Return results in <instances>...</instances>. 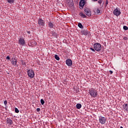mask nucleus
Listing matches in <instances>:
<instances>
[{
    "instance_id": "obj_8",
    "label": "nucleus",
    "mask_w": 128,
    "mask_h": 128,
    "mask_svg": "<svg viewBox=\"0 0 128 128\" xmlns=\"http://www.w3.org/2000/svg\"><path fill=\"white\" fill-rule=\"evenodd\" d=\"M66 64H67L68 66H72V60L70 58L67 59L66 61Z\"/></svg>"
},
{
    "instance_id": "obj_24",
    "label": "nucleus",
    "mask_w": 128,
    "mask_h": 128,
    "mask_svg": "<svg viewBox=\"0 0 128 128\" xmlns=\"http://www.w3.org/2000/svg\"><path fill=\"white\" fill-rule=\"evenodd\" d=\"M40 102H41L42 104H44V100L43 99H41Z\"/></svg>"
},
{
    "instance_id": "obj_28",
    "label": "nucleus",
    "mask_w": 128,
    "mask_h": 128,
    "mask_svg": "<svg viewBox=\"0 0 128 128\" xmlns=\"http://www.w3.org/2000/svg\"><path fill=\"white\" fill-rule=\"evenodd\" d=\"M4 104L5 106H6V104H8V101L7 100L4 101Z\"/></svg>"
},
{
    "instance_id": "obj_13",
    "label": "nucleus",
    "mask_w": 128,
    "mask_h": 128,
    "mask_svg": "<svg viewBox=\"0 0 128 128\" xmlns=\"http://www.w3.org/2000/svg\"><path fill=\"white\" fill-rule=\"evenodd\" d=\"M31 46H36V42L35 40H32L30 42Z\"/></svg>"
},
{
    "instance_id": "obj_33",
    "label": "nucleus",
    "mask_w": 128,
    "mask_h": 128,
    "mask_svg": "<svg viewBox=\"0 0 128 128\" xmlns=\"http://www.w3.org/2000/svg\"><path fill=\"white\" fill-rule=\"evenodd\" d=\"M109 72H110V74H112V71L110 70Z\"/></svg>"
},
{
    "instance_id": "obj_4",
    "label": "nucleus",
    "mask_w": 128,
    "mask_h": 128,
    "mask_svg": "<svg viewBox=\"0 0 128 128\" xmlns=\"http://www.w3.org/2000/svg\"><path fill=\"white\" fill-rule=\"evenodd\" d=\"M27 72L29 78H32L34 76V72L32 70H28Z\"/></svg>"
},
{
    "instance_id": "obj_17",
    "label": "nucleus",
    "mask_w": 128,
    "mask_h": 128,
    "mask_svg": "<svg viewBox=\"0 0 128 128\" xmlns=\"http://www.w3.org/2000/svg\"><path fill=\"white\" fill-rule=\"evenodd\" d=\"M12 64H13V66H16V60L14 59L13 60H12Z\"/></svg>"
},
{
    "instance_id": "obj_5",
    "label": "nucleus",
    "mask_w": 128,
    "mask_h": 128,
    "mask_svg": "<svg viewBox=\"0 0 128 128\" xmlns=\"http://www.w3.org/2000/svg\"><path fill=\"white\" fill-rule=\"evenodd\" d=\"M84 10L86 16H92V12H90V8H85Z\"/></svg>"
},
{
    "instance_id": "obj_31",
    "label": "nucleus",
    "mask_w": 128,
    "mask_h": 128,
    "mask_svg": "<svg viewBox=\"0 0 128 128\" xmlns=\"http://www.w3.org/2000/svg\"><path fill=\"white\" fill-rule=\"evenodd\" d=\"M106 6H108V0H106Z\"/></svg>"
},
{
    "instance_id": "obj_23",
    "label": "nucleus",
    "mask_w": 128,
    "mask_h": 128,
    "mask_svg": "<svg viewBox=\"0 0 128 128\" xmlns=\"http://www.w3.org/2000/svg\"><path fill=\"white\" fill-rule=\"evenodd\" d=\"M123 28L124 30H128V28L126 26H124Z\"/></svg>"
},
{
    "instance_id": "obj_21",
    "label": "nucleus",
    "mask_w": 128,
    "mask_h": 128,
    "mask_svg": "<svg viewBox=\"0 0 128 128\" xmlns=\"http://www.w3.org/2000/svg\"><path fill=\"white\" fill-rule=\"evenodd\" d=\"M21 62L22 64V66H26V61L24 60H21Z\"/></svg>"
},
{
    "instance_id": "obj_3",
    "label": "nucleus",
    "mask_w": 128,
    "mask_h": 128,
    "mask_svg": "<svg viewBox=\"0 0 128 128\" xmlns=\"http://www.w3.org/2000/svg\"><path fill=\"white\" fill-rule=\"evenodd\" d=\"M113 14H114V16H120L122 12H120V8H116L115 10H114Z\"/></svg>"
},
{
    "instance_id": "obj_7",
    "label": "nucleus",
    "mask_w": 128,
    "mask_h": 128,
    "mask_svg": "<svg viewBox=\"0 0 128 128\" xmlns=\"http://www.w3.org/2000/svg\"><path fill=\"white\" fill-rule=\"evenodd\" d=\"M18 44H20V46H22L26 44V41L24 40V39L23 38H20L18 40Z\"/></svg>"
},
{
    "instance_id": "obj_10",
    "label": "nucleus",
    "mask_w": 128,
    "mask_h": 128,
    "mask_svg": "<svg viewBox=\"0 0 128 128\" xmlns=\"http://www.w3.org/2000/svg\"><path fill=\"white\" fill-rule=\"evenodd\" d=\"M86 4V2L84 0H81L79 3V5L81 8H84V5Z\"/></svg>"
},
{
    "instance_id": "obj_27",
    "label": "nucleus",
    "mask_w": 128,
    "mask_h": 128,
    "mask_svg": "<svg viewBox=\"0 0 128 128\" xmlns=\"http://www.w3.org/2000/svg\"><path fill=\"white\" fill-rule=\"evenodd\" d=\"M84 36H86V34H88V31H84Z\"/></svg>"
},
{
    "instance_id": "obj_22",
    "label": "nucleus",
    "mask_w": 128,
    "mask_h": 128,
    "mask_svg": "<svg viewBox=\"0 0 128 128\" xmlns=\"http://www.w3.org/2000/svg\"><path fill=\"white\" fill-rule=\"evenodd\" d=\"M15 112L16 114H18L20 112V110H18V108H15Z\"/></svg>"
},
{
    "instance_id": "obj_35",
    "label": "nucleus",
    "mask_w": 128,
    "mask_h": 128,
    "mask_svg": "<svg viewBox=\"0 0 128 128\" xmlns=\"http://www.w3.org/2000/svg\"><path fill=\"white\" fill-rule=\"evenodd\" d=\"M28 34H30V31H28Z\"/></svg>"
},
{
    "instance_id": "obj_20",
    "label": "nucleus",
    "mask_w": 128,
    "mask_h": 128,
    "mask_svg": "<svg viewBox=\"0 0 128 128\" xmlns=\"http://www.w3.org/2000/svg\"><path fill=\"white\" fill-rule=\"evenodd\" d=\"M54 58H56V60H60V56H58L57 54H56L54 56Z\"/></svg>"
},
{
    "instance_id": "obj_1",
    "label": "nucleus",
    "mask_w": 128,
    "mask_h": 128,
    "mask_svg": "<svg viewBox=\"0 0 128 128\" xmlns=\"http://www.w3.org/2000/svg\"><path fill=\"white\" fill-rule=\"evenodd\" d=\"M88 94L92 96V98H96L98 95V90L94 88H91L88 90Z\"/></svg>"
},
{
    "instance_id": "obj_9",
    "label": "nucleus",
    "mask_w": 128,
    "mask_h": 128,
    "mask_svg": "<svg viewBox=\"0 0 128 128\" xmlns=\"http://www.w3.org/2000/svg\"><path fill=\"white\" fill-rule=\"evenodd\" d=\"M38 24L39 26H44V20H42V19L40 18L38 21Z\"/></svg>"
},
{
    "instance_id": "obj_37",
    "label": "nucleus",
    "mask_w": 128,
    "mask_h": 128,
    "mask_svg": "<svg viewBox=\"0 0 128 128\" xmlns=\"http://www.w3.org/2000/svg\"><path fill=\"white\" fill-rule=\"evenodd\" d=\"M120 128H124V127H122V126H120Z\"/></svg>"
},
{
    "instance_id": "obj_16",
    "label": "nucleus",
    "mask_w": 128,
    "mask_h": 128,
    "mask_svg": "<svg viewBox=\"0 0 128 128\" xmlns=\"http://www.w3.org/2000/svg\"><path fill=\"white\" fill-rule=\"evenodd\" d=\"M48 26L50 28H54V24L52 23L51 22L48 23Z\"/></svg>"
},
{
    "instance_id": "obj_29",
    "label": "nucleus",
    "mask_w": 128,
    "mask_h": 128,
    "mask_svg": "<svg viewBox=\"0 0 128 128\" xmlns=\"http://www.w3.org/2000/svg\"><path fill=\"white\" fill-rule=\"evenodd\" d=\"M90 50H92V52H96V50H94V48H90Z\"/></svg>"
},
{
    "instance_id": "obj_15",
    "label": "nucleus",
    "mask_w": 128,
    "mask_h": 128,
    "mask_svg": "<svg viewBox=\"0 0 128 128\" xmlns=\"http://www.w3.org/2000/svg\"><path fill=\"white\" fill-rule=\"evenodd\" d=\"M76 108H78V110H80V108H82V104H77L76 105Z\"/></svg>"
},
{
    "instance_id": "obj_6",
    "label": "nucleus",
    "mask_w": 128,
    "mask_h": 128,
    "mask_svg": "<svg viewBox=\"0 0 128 128\" xmlns=\"http://www.w3.org/2000/svg\"><path fill=\"white\" fill-rule=\"evenodd\" d=\"M100 122L102 124H104L106 122V118L104 117L100 116L99 118Z\"/></svg>"
},
{
    "instance_id": "obj_26",
    "label": "nucleus",
    "mask_w": 128,
    "mask_h": 128,
    "mask_svg": "<svg viewBox=\"0 0 128 128\" xmlns=\"http://www.w3.org/2000/svg\"><path fill=\"white\" fill-rule=\"evenodd\" d=\"M102 0H98V3L100 4H102Z\"/></svg>"
},
{
    "instance_id": "obj_14",
    "label": "nucleus",
    "mask_w": 128,
    "mask_h": 128,
    "mask_svg": "<svg viewBox=\"0 0 128 128\" xmlns=\"http://www.w3.org/2000/svg\"><path fill=\"white\" fill-rule=\"evenodd\" d=\"M79 14L82 18H86V14H84V12H80Z\"/></svg>"
},
{
    "instance_id": "obj_38",
    "label": "nucleus",
    "mask_w": 128,
    "mask_h": 128,
    "mask_svg": "<svg viewBox=\"0 0 128 128\" xmlns=\"http://www.w3.org/2000/svg\"><path fill=\"white\" fill-rule=\"evenodd\" d=\"M2 108H4V107H2Z\"/></svg>"
},
{
    "instance_id": "obj_30",
    "label": "nucleus",
    "mask_w": 128,
    "mask_h": 128,
    "mask_svg": "<svg viewBox=\"0 0 128 128\" xmlns=\"http://www.w3.org/2000/svg\"><path fill=\"white\" fill-rule=\"evenodd\" d=\"M36 112H40V108H38L37 109H36Z\"/></svg>"
},
{
    "instance_id": "obj_32",
    "label": "nucleus",
    "mask_w": 128,
    "mask_h": 128,
    "mask_svg": "<svg viewBox=\"0 0 128 128\" xmlns=\"http://www.w3.org/2000/svg\"><path fill=\"white\" fill-rule=\"evenodd\" d=\"M6 60H10V56H8L6 57Z\"/></svg>"
},
{
    "instance_id": "obj_34",
    "label": "nucleus",
    "mask_w": 128,
    "mask_h": 128,
    "mask_svg": "<svg viewBox=\"0 0 128 128\" xmlns=\"http://www.w3.org/2000/svg\"><path fill=\"white\" fill-rule=\"evenodd\" d=\"M92 2H98V0H92Z\"/></svg>"
},
{
    "instance_id": "obj_19",
    "label": "nucleus",
    "mask_w": 128,
    "mask_h": 128,
    "mask_svg": "<svg viewBox=\"0 0 128 128\" xmlns=\"http://www.w3.org/2000/svg\"><path fill=\"white\" fill-rule=\"evenodd\" d=\"M7 2L8 4H14V0H7Z\"/></svg>"
},
{
    "instance_id": "obj_25",
    "label": "nucleus",
    "mask_w": 128,
    "mask_h": 128,
    "mask_svg": "<svg viewBox=\"0 0 128 128\" xmlns=\"http://www.w3.org/2000/svg\"><path fill=\"white\" fill-rule=\"evenodd\" d=\"M100 10L98 8H97L96 10V14H100Z\"/></svg>"
},
{
    "instance_id": "obj_12",
    "label": "nucleus",
    "mask_w": 128,
    "mask_h": 128,
    "mask_svg": "<svg viewBox=\"0 0 128 128\" xmlns=\"http://www.w3.org/2000/svg\"><path fill=\"white\" fill-rule=\"evenodd\" d=\"M123 108L126 112H128V104H124L123 105Z\"/></svg>"
},
{
    "instance_id": "obj_18",
    "label": "nucleus",
    "mask_w": 128,
    "mask_h": 128,
    "mask_svg": "<svg viewBox=\"0 0 128 128\" xmlns=\"http://www.w3.org/2000/svg\"><path fill=\"white\" fill-rule=\"evenodd\" d=\"M78 26L80 28H84V26H82V24L80 22L78 23Z\"/></svg>"
},
{
    "instance_id": "obj_11",
    "label": "nucleus",
    "mask_w": 128,
    "mask_h": 128,
    "mask_svg": "<svg viewBox=\"0 0 128 128\" xmlns=\"http://www.w3.org/2000/svg\"><path fill=\"white\" fill-rule=\"evenodd\" d=\"M7 124H8V126H12L14 122H12V120L10 118H8L7 120H6Z\"/></svg>"
},
{
    "instance_id": "obj_36",
    "label": "nucleus",
    "mask_w": 128,
    "mask_h": 128,
    "mask_svg": "<svg viewBox=\"0 0 128 128\" xmlns=\"http://www.w3.org/2000/svg\"><path fill=\"white\" fill-rule=\"evenodd\" d=\"M70 2V0H68V2Z\"/></svg>"
},
{
    "instance_id": "obj_2",
    "label": "nucleus",
    "mask_w": 128,
    "mask_h": 128,
    "mask_svg": "<svg viewBox=\"0 0 128 128\" xmlns=\"http://www.w3.org/2000/svg\"><path fill=\"white\" fill-rule=\"evenodd\" d=\"M94 48L96 52H100L102 50V45L99 43H96L94 44Z\"/></svg>"
}]
</instances>
